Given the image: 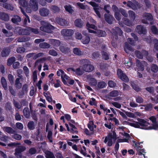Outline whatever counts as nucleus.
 <instances>
[{"instance_id": "f257e3e1", "label": "nucleus", "mask_w": 158, "mask_h": 158, "mask_svg": "<svg viewBox=\"0 0 158 158\" xmlns=\"http://www.w3.org/2000/svg\"><path fill=\"white\" fill-rule=\"evenodd\" d=\"M138 122L135 121V123H129L128 124L136 128L146 129L148 128L147 127L149 124V123L143 119L138 118Z\"/></svg>"}, {"instance_id": "f03ea898", "label": "nucleus", "mask_w": 158, "mask_h": 158, "mask_svg": "<svg viewBox=\"0 0 158 158\" xmlns=\"http://www.w3.org/2000/svg\"><path fill=\"white\" fill-rule=\"evenodd\" d=\"M80 63L82 65V69L85 71L89 72L93 71L94 68L90 64V61L88 59H84L80 60Z\"/></svg>"}, {"instance_id": "7ed1b4c3", "label": "nucleus", "mask_w": 158, "mask_h": 158, "mask_svg": "<svg viewBox=\"0 0 158 158\" xmlns=\"http://www.w3.org/2000/svg\"><path fill=\"white\" fill-rule=\"evenodd\" d=\"M41 26L40 27V30L44 32L51 33L52 31L54 30L55 27L50 23L42 21L40 23Z\"/></svg>"}, {"instance_id": "20e7f679", "label": "nucleus", "mask_w": 158, "mask_h": 158, "mask_svg": "<svg viewBox=\"0 0 158 158\" xmlns=\"http://www.w3.org/2000/svg\"><path fill=\"white\" fill-rule=\"evenodd\" d=\"M115 137H117V135L116 132L114 131L113 133L110 132L108 134L107 136L105 137L104 142L106 143L108 141V146L111 147L113 145V138Z\"/></svg>"}, {"instance_id": "39448f33", "label": "nucleus", "mask_w": 158, "mask_h": 158, "mask_svg": "<svg viewBox=\"0 0 158 158\" xmlns=\"http://www.w3.org/2000/svg\"><path fill=\"white\" fill-rule=\"evenodd\" d=\"M112 35L113 39L117 40L118 39V35L121 36L123 34V32L121 29L118 27H115L114 28L111 29Z\"/></svg>"}, {"instance_id": "423d86ee", "label": "nucleus", "mask_w": 158, "mask_h": 158, "mask_svg": "<svg viewBox=\"0 0 158 158\" xmlns=\"http://www.w3.org/2000/svg\"><path fill=\"white\" fill-rule=\"evenodd\" d=\"M117 73L118 78L120 79L125 82H128L129 81L128 77L121 69H118Z\"/></svg>"}, {"instance_id": "0eeeda50", "label": "nucleus", "mask_w": 158, "mask_h": 158, "mask_svg": "<svg viewBox=\"0 0 158 158\" xmlns=\"http://www.w3.org/2000/svg\"><path fill=\"white\" fill-rule=\"evenodd\" d=\"M127 6L133 10H136L140 7L139 3L136 0H133L132 2L130 1H128Z\"/></svg>"}, {"instance_id": "6e6552de", "label": "nucleus", "mask_w": 158, "mask_h": 158, "mask_svg": "<svg viewBox=\"0 0 158 158\" xmlns=\"http://www.w3.org/2000/svg\"><path fill=\"white\" fill-rule=\"evenodd\" d=\"M74 33L73 30L72 29H63L61 31L62 35L65 36H71Z\"/></svg>"}, {"instance_id": "1a4fd4ad", "label": "nucleus", "mask_w": 158, "mask_h": 158, "mask_svg": "<svg viewBox=\"0 0 158 158\" xmlns=\"http://www.w3.org/2000/svg\"><path fill=\"white\" fill-rule=\"evenodd\" d=\"M133 143L135 144V147H137V148H136L137 151V154L139 155H141L142 154V153H145V149L144 148H142L143 146L142 145L138 146V143L135 141H133Z\"/></svg>"}, {"instance_id": "9d476101", "label": "nucleus", "mask_w": 158, "mask_h": 158, "mask_svg": "<svg viewBox=\"0 0 158 158\" xmlns=\"http://www.w3.org/2000/svg\"><path fill=\"white\" fill-rule=\"evenodd\" d=\"M29 5L31 8L34 11L38 9V2L37 0H30Z\"/></svg>"}, {"instance_id": "9b49d317", "label": "nucleus", "mask_w": 158, "mask_h": 158, "mask_svg": "<svg viewBox=\"0 0 158 158\" xmlns=\"http://www.w3.org/2000/svg\"><path fill=\"white\" fill-rule=\"evenodd\" d=\"M136 31L140 35H145L147 33V30L145 28L141 25H138L136 27Z\"/></svg>"}, {"instance_id": "f8f14e48", "label": "nucleus", "mask_w": 158, "mask_h": 158, "mask_svg": "<svg viewBox=\"0 0 158 158\" xmlns=\"http://www.w3.org/2000/svg\"><path fill=\"white\" fill-rule=\"evenodd\" d=\"M104 16L106 22L110 24H111L114 19L113 16L109 14H105Z\"/></svg>"}, {"instance_id": "ddd939ff", "label": "nucleus", "mask_w": 158, "mask_h": 158, "mask_svg": "<svg viewBox=\"0 0 158 158\" xmlns=\"http://www.w3.org/2000/svg\"><path fill=\"white\" fill-rule=\"evenodd\" d=\"M84 23L83 21L80 18L76 19L74 21L75 26L79 28H82L83 27Z\"/></svg>"}, {"instance_id": "4468645a", "label": "nucleus", "mask_w": 158, "mask_h": 158, "mask_svg": "<svg viewBox=\"0 0 158 158\" xmlns=\"http://www.w3.org/2000/svg\"><path fill=\"white\" fill-rule=\"evenodd\" d=\"M49 10L45 8H40L39 10V13L40 15L43 17L48 16L49 14Z\"/></svg>"}, {"instance_id": "2eb2a0df", "label": "nucleus", "mask_w": 158, "mask_h": 158, "mask_svg": "<svg viewBox=\"0 0 158 158\" xmlns=\"http://www.w3.org/2000/svg\"><path fill=\"white\" fill-rule=\"evenodd\" d=\"M10 52V49L9 47H6L2 50L1 55L2 57L7 56L9 55Z\"/></svg>"}, {"instance_id": "dca6fc26", "label": "nucleus", "mask_w": 158, "mask_h": 158, "mask_svg": "<svg viewBox=\"0 0 158 158\" xmlns=\"http://www.w3.org/2000/svg\"><path fill=\"white\" fill-rule=\"evenodd\" d=\"M56 21L60 25L63 26H66L67 25V21L63 19L57 18L56 19Z\"/></svg>"}, {"instance_id": "f3484780", "label": "nucleus", "mask_w": 158, "mask_h": 158, "mask_svg": "<svg viewBox=\"0 0 158 158\" xmlns=\"http://www.w3.org/2000/svg\"><path fill=\"white\" fill-rule=\"evenodd\" d=\"M143 17L148 21H151L153 20V17L151 13L145 12L143 14Z\"/></svg>"}, {"instance_id": "a211bd4d", "label": "nucleus", "mask_w": 158, "mask_h": 158, "mask_svg": "<svg viewBox=\"0 0 158 158\" xmlns=\"http://www.w3.org/2000/svg\"><path fill=\"white\" fill-rule=\"evenodd\" d=\"M30 111L28 107H25L23 110V115L25 118H30Z\"/></svg>"}, {"instance_id": "6ab92c4d", "label": "nucleus", "mask_w": 158, "mask_h": 158, "mask_svg": "<svg viewBox=\"0 0 158 158\" xmlns=\"http://www.w3.org/2000/svg\"><path fill=\"white\" fill-rule=\"evenodd\" d=\"M0 19L4 21H8L9 20V16L7 14L0 12Z\"/></svg>"}, {"instance_id": "aec40b11", "label": "nucleus", "mask_w": 158, "mask_h": 158, "mask_svg": "<svg viewBox=\"0 0 158 158\" xmlns=\"http://www.w3.org/2000/svg\"><path fill=\"white\" fill-rule=\"evenodd\" d=\"M26 149V148L25 147L22 146H19L15 149V154H20L21 152L24 151Z\"/></svg>"}, {"instance_id": "412c9836", "label": "nucleus", "mask_w": 158, "mask_h": 158, "mask_svg": "<svg viewBox=\"0 0 158 158\" xmlns=\"http://www.w3.org/2000/svg\"><path fill=\"white\" fill-rule=\"evenodd\" d=\"M18 32L20 35H27L30 34L29 32L28 31V28L27 29H20L19 30Z\"/></svg>"}, {"instance_id": "4be33fe9", "label": "nucleus", "mask_w": 158, "mask_h": 158, "mask_svg": "<svg viewBox=\"0 0 158 158\" xmlns=\"http://www.w3.org/2000/svg\"><path fill=\"white\" fill-rule=\"evenodd\" d=\"M124 48L125 51L127 53H129V51H132L133 50L132 47L127 42L125 43Z\"/></svg>"}, {"instance_id": "5701e85b", "label": "nucleus", "mask_w": 158, "mask_h": 158, "mask_svg": "<svg viewBox=\"0 0 158 158\" xmlns=\"http://www.w3.org/2000/svg\"><path fill=\"white\" fill-rule=\"evenodd\" d=\"M21 20V18L17 15H14L11 19L12 22L14 23H17Z\"/></svg>"}, {"instance_id": "b1692460", "label": "nucleus", "mask_w": 158, "mask_h": 158, "mask_svg": "<svg viewBox=\"0 0 158 158\" xmlns=\"http://www.w3.org/2000/svg\"><path fill=\"white\" fill-rule=\"evenodd\" d=\"M16 59L14 56H11L7 60V65L8 66H10L15 62Z\"/></svg>"}, {"instance_id": "393cba45", "label": "nucleus", "mask_w": 158, "mask_h": 158, "mask_svg": "<svg viewBox=\"0 0 158 158\" xmlns=\"http://www.w3.org/2000/svg\"><path fill=\"white\" fill-rule=\"evenodd\" d=\"M50 10L53 13H58L60 10L58 6L54 5H52L51 6Z\"/></svg>"}, {"instance_id": "a878e982", "label": "nucleus", "mask_w": 158, "mask_h": 158, "mask_svg": "<svg viewBox=\"0 0 158 158\" xmlns=\"http://www.w3.org/2000/svg\"><path fill=\"white\" fill-rule=\"evenodd\" d=\"M90 40V38L88 35H85L82 39V42L84 44H87L89 43Z\"/></svg>"}, {"instance_id": "bb28decb", "label": "nucleus", "mask_w": 158, "mask_h": 158, "mask_svg": "<svg viewBox=\"0 0 158 158\" xmlns=\"http://www.w3.org/2000/svg\"><path fill=\"white\" fill-rule=\"evenodd\" d=\"M122 20L123 23L125 25L128 26H130L132 25V22L128 19L124 17L123 18Z\"/></svg>"}, {"instance_id": "cd10ccee", "label": "nucleus", "mask_w": 158, "mask_h": 158, "mask_svg": "<svg viewBox=\"0 0 158 158\" xmlns=\"http://www.w3.org/2000/svg\"><path fill=\"white\" fill-rule=\"evenodd\" d=\"M76 73L77 75H81L84 73V70L82 69V66L78 68L75 69Z\"/></svg>"}, {"instance_id": "c85d7f7f", "label": "nucleus", "mask_w": 158, "mask_h": 158, "mask_svg": "<svg viewBox=\"0 0 158 158\" xmlns=\"http://www.w3.org/2000/svg\"><path fill=\"white\" fill-rule=\"evenodd\" d=\"M45 153L46 158H55L53 153L50 151H46Z\"/></svg>"}, {"instance_id": "c756f323", "label": "nucleus", "mask_w": 158, "mask_h": 158, "mask_svg": "<svg viewBox=\"0 0 158 158\" xmlns=\"http://www.w3.org/2000/svg\"><path fill=\"white\" fill-rule=\"evenodd\" d=\"M59 49L61 52L65 54L68 53L69 51V48L63 46H60L59 48Z\"/></svg>"}, {"instance_id": "7c9ffc66", "label": "nucleus", "mask_w": 158, "mask_h": 158, "mask_svg": "<svg viewBox=\"0 0 158 158\" xmlns=\"http://www.w3.org/2000/svg\"><path fill=\"white\" fill-rule=\"evenodd\" d=\"M73 51L75 54L77 56H81L83 54V53L80 49L77 48H74L73 49Z\"/></svg>"}, {"instance_id": "2f4dec72", "label": "nucleus", "mask_w": 158, "mask_h": 158, "mask_svg": "<svg viewBox=\"0 0 158 158\" xmlns=\"http://www.w3.org/2000/svg\"><path fill=\"white\" fill-rule=\"evenodd\" d=\"M1 82L2 87L5 90L7 89V84L6 80L3 77H2L1 79Z\"/></svg>"}, {"instance_id": "473e14b6", "label": "nucleus", "mask_w": 158, "mask_h": 158, "mask_svg": "<svg viewBox=\"0 0 158 158\" xmlns=\"http://www.w3.org/2000/svg\"><path fill=\"white\" fill-rule=\"evenodd\" d=\"M97 84L96 79L94 78H90L89 79V84L91 86H94Z\"/></svg>"}, {"instance_id": "72a5a7b5", "label": "nucleus", "mask_w": 158, "mask_h": 158, "mask_svg": "<svg viewBox=\"0 0 158 158\" xmlns=\"http://www.w3.org/2000/svg\"><path fill=\"white\" fill-rule=\"evenodd\" d=\"M69 124L70 126L71 127V132L73 133H75L76 134H77L78 131L76 130L77 129V128L75 127V126L70 123H69Z\"/></svg>"}, {"instance_id": "f704fd0d", "label": "nucleus", "mask_w": 158, "mask_h": 158, "mask_svg": "<svg viewBox=\"0 0 158 158\" xmlns=\"http://www.w3.org/2000/svg\"><path fill=\"white\" fill-rule=\"evenodd\" d=\"M39 46L40 48H48L50 47V45L47 43L43 42L40 43Z\"/></svg>"}, {"instance_id": "c9c22d12", "label": "nucleus", "mask_w": 158, "mask_h": 158, "mask_svg": "<svg viewBox=\"0 0 158 158\" xmlns=\"http://www.w3.org/2000/svg\"><path fill=\"white\" fill-rule=\"evenodd\" d=\"M133 63L132 62L131 60L129 59L128 61H126L124 62V64L125 65V66L126 67V68L129 69V68L131 67Z\"/></svg>"}, {"instance_id": "e433bc0d", "label": "nucleus", "mask_w": 158, "mask_h": 158, "mask_svg": "<svg viewBox=\"0 0 158 158\" xmlns=\"http://www.w3.org/2000/svg\"><path fill=\"white\" fill-rule=\"evenodd\" d=\"M27 126L28 129L30 130H33L35 128L34 123L33 121H30L27 124Z\"/></svg>"}, {"instance_id": "4c0bfd02", "label": "nucleus", "mask_w": 158, "mask_h": 158, "mask_svg": "<svg viewBox=\"0 0 158 158\" xmlns=\"http://www.w3.org/2000/svg\"><path fill=\"white\" fill-rule=\"evenodd\" d=\"M15 85L16 88L20 89L22 86V84L20 82L19 78H16L15 81Z\"/></svg>"}, {"instance_id": "58836bf2", "label": "nucleus", "mask_w": 158, "mask_h": 158, "mask_svg": "<svg viewBox=\"0 0 158 158\" xmlns=\"http://www.w3.org/2000/svg\"><path fill=\"white\" fill-rule=\"evenodd\" d=\"M96 33L99 37H104L106 35V32L102 30H98Z\"/></svg>"}, {"instance_id": "ea45409f", "label": "nucleus", "mask_w": 158, "mask_h": 158, "mask_svg": "<svg viewBox=\"0 0 158 158\" xmlns=\"http://www.w3.org/2000/svg\"><path fill=\"white\" fill-rule=\"evenodd\" d=\"M64 7L66 11L69 13L72 14L73 12V10L72 9V7L70 5H65Z\"/></svg>"}, {"instance_id": "a19ab883", "label": "nucleus", "mask_w": 158, "mask_h": 158, "mask_svg": "<svg viewBox=\"0 0 158 158\" xmlns=\"http://www.w3.org/2000/svg\"><path fill=\"white\" fill-rule=\"evenodd\" d=\"M152 33L154 35H158V29L155 25L152 26L151 27Z\"/></svg>"}, {"instance_id": "79ce46f5", "label": "nucleus", "mask_w": 158, "mask_h": 158, "mask_svg": "<svg viewBox=\"0 0 158 158\" xmlns=\"http://www.w3.org/2000/svg\"><path fill=\"white\" fill-rule=\"evenodd\" d=\"M106 85L105 82L103 81L98 82L97 84L98 87L99 89L103 88L105 87Z\"/></svg>"}, {"instance_id": "37998d69", "label": "nucleus", "mask_w": 158, "mask_h": 158, "mask_svg": "<svg viewBox=\"0 0 158 158\" xmlns=\"http://www.w3.org/2000/svg\"><path fill=\"white\" fill-rule=\"evenodd\" d=\"M102 53L103 59L107 60L109 59V55L108 53L104 51H102Z\"/></svg>"}, {"instance_id": "c03bdc74", "label": "nucleus", "mask_w": 158, "mask_h": 158, "mask_svg": "<svg viewBox=\"0 0 158 158\" xmlns=\"http://www.w3.org/2000/svg\"><path fill=\"white\" fill-rule=\"evenodd\" d=\"M151 70L154 73H157L158 71V66L156 64H152L151 65Z\"/></svg>"}, {"instance_id": "a18cd8bd", "label": "nucleus", "mask_w": 158, "mask_h": 158, "mask_svg": "<svg viewBox=\"0 0 158 158\" xmlns=\"http://www.w3.org/2000/svg\"><path fill=\"white\" fill-rule=\"evenodd\" d=\"M109 96L111 97H115L119 94L118 92L116 90H114L109 93Z\"/></svg>"}, {"instance_id": "49530a36", "label": "nucleus", "mask_w": 158, "mask_h": 158, "mask_svg": "<svg viewBox=\"0 0 158 158\" xmlns=\"http://www.w3.org/2000/svg\"><path fill=\"white\" fill-rule=\"evenodd\" d=\"M28 31L30 33V32L35 34H38L39 33L38 29L30 27H28Z\"/></svg>"}, {"instance_id": "de8ad7c7", "label": "nucleus", "mask_w": 158, "mask_h": 158, "mask_svg": "<svg viewBox=\"0 0 158 158\" xmlns=\"http://www.w3.org/2000/svg\"><path fill=\"white\" fill-rule=\"evenodd\" d=\"M144 110L146 111L151 110L153 108V105L152 103H149L144 106Z\"/></svg>"}, {"instance_id": "09e8293b", "label": "nucleus", "mask_w": 158, "mask_h": 158, "mask_svg": "<svg viewBox=\"0 0 158 158\" xmlns=\"http://www.w3.org/2000/svg\"><path fill=\"white\" fill-rule=\"evenodd\" d=\"M136 56L139 59H142L143 58V55L142 53L138 50H136L135 52Z\"/></svg>"}, {"instance_id": "8fccbe9b", "label": "nucleus", "mask_w": 158, "mask_h": 158, "mask_svg": "<svg viewBox=\"0 0 158 158\" xmlns=\"http://www.w3.org/2000/svg\"><path fill=\"white\" fill-rule=\"evenodd\" d=\"M19 3L22 6L26 7L27 6V3L25 0H19Z\"/></svg>"}, {"instance_id": "3c124183", "label": "nucleus", "mask_w": 158, "mask_h": 158, "mask_svg": "<svg viewBox=\"0 0 158 158\" xmlns=\"http://www.w3.org/2000/svg\"><path fill=\"white\" fill-rule=\"evenodd\" d=\"M52 44L54 46L57 47L60 45V41L57 40L52 39L51 41Z\"/></svg>"}, {"instance_id": "603ef678", "label": "nucleus", "mask_w": 158, "mask_h": 158, "mask_svg": "<svg viewBox=\"0 0 158 158\" xmlns=\"http://www.w3.org/2000/svg\"><path fill=\"white\" fill-rule=\"evenodd\" d=\"M52 131L49 130L48 131L47 138L50 142H52Z\"/></svg>"}, {"instance_id": "864d4df0", "label": "nucleus", "mask_w": 158, "mask_h": 158, "mask_svg": "<svg viewBox=\"0 0 158 158\" xmlns=\"http://www.w3.org/2000/svg\"><path fill=\"white\" fill-rule=\"evenodd\" d=\"M154 124L152 125V126H149L148 127L147 130H152L154 129L156 130L158 128V124L157 123H154Z\"/></svg>"}, {"instance_id": "5fc2aeb1", "label": "nucleus", "mask_w": 158, "mask_h": 158, "mask_svg": "<svg viewBox=\"0 0 158 158\" xmlns=\"http://www.w3.org/2000/svg\"><path fill=\"white\" fill-rule=\"evenodd\" d=\"M46 60L47 58L45 57L39 59L36 61L35 62V65H37L39 63H43Z\"/></svg>"}, {"instance_id": "6e6d98bb", "label": "nucleus", "mask_w": 158, "mask_h": 158, "mask_svg": "<svg viewBox=\"0 0 158 158\" xmlns=\"http://www.w3.org/2000/svg\"><path fill=\"white\" fill-rule=\"evenodd\" d=\"M25 50V48L23 47H18L16 49V52L18 53H24Z\"/></svg>"}, {"instance_id": "4d7b16f0", "label": "nucleus", "mask_w": 158, "mask_h": 158, "mask_svg": "<svg viewBox=\"0 0 158 158\" xmlns=\"http://www.w3.org/2000/svg\"><path fill=\"white\" fill-rule=\"evenodd\" d=\"M49 54L53 56H56L58 55L57 52L54 50L51 49L48 52Z\"/></svg>"}, {"instance_id": "13d9d810", "label": "nucleus", "mask_w": 158, "mask_h": 158, "mask_svg": "<svg viewBox=\"0 0 158 158\" xmlns=\"http://www.w3.org/2000/svg\"><path fill=\"white\" fill-rule=\"evenodd\" d=\"M23 70L24 74L26 77L29 76V69L26 66H24L23 67Z\"/></svg>"}, {"instance_id": "bf43d9fd", "label": "nucleus", "mask_w": 158, "mask_h": 158, "mask_svg": "<svg viewBox=\"0 0 158 158\" xmlns=\"http://www.w3.org/2000/svg\"><path fill=\"white\" fill-rule=\"evenodd\" d=\"M129 14L131 19L134 20L135 17V13L132 11L130 10L129 11Z\"/></svg>"}, {"instance_id": "052dcab7", "label": "nucleus", "mask_w": 158, "mask_h": 158, "mask_svg": "<svg viewBox=\"0 0 158 158\" xmlns=\"http://www.w3.org/2000/svg\"><path fill=\"white\" fill-rule=\"evenodd\" d=\"M8 138V136L4 135L0 136V140L5 143H6L7 141Z\"/></svg>"}, {"instance_id": "680f3d73", "label": "nucleus", "mask_w": 158, "mask_h": 158, "mask_svg": "<svg viewBox=\"0 0 158 158\" xmlns=\"http://www.w3.org/2000/svg\"><path fill=\"white\" fill-rule=\"evenodd\" d=\"M6 131L8 133H13L15 131L11 127H6L5 129Z\"/></svg>"}, {"instance_id": "e2e57ef3", "label": "nucleus", "mask_w": 158, "mask_h": 158, "mask_svg": "<svg viewBox=\"0 0 158 158\" xmlns=\"http://www.w3.org/2000/svg\"><path fill=\"white\" fill-rule=\"evenodd\" d=\"M114 15L117 20L119 21L121 19V15L119 13V11L115 12Z\"/></svg>"}, {"instance_id": "0e129e2a", "label": "nucleus", "mask_w": 158, "mask_h": 158, "mask_svg": "<svg viewBox=\"0 0 158 158\" xmlns=\"http://www.w3.org/2000/svg\"><path fill=\"white\" fill-rule=\"evenodd\" d=\"M20 103L21 107L22 106H27L28 105V102L26 99H23L21 100Z\"/></svg>"}, {"instance_id": "69168bd1", "label": "nucleus", "mask_w": 158, "mask_h": 158, "mask_svg": "<svg viewBox=\"0 0 158 158\" xmlns=\"http://www.w3.org/2000/svg\"><path fill=\"white\" fill-rule=\"evenodd\" d=\"M154 48L157 51H158V40L154 39L153 40Z\"/></svg>"}, {"instance_id": "338daca9", "label": "nucleus", "mask_w": 158, "mask_h": 158, "mask_svg": "<svg viewBox=\"0 0 158 158\" xmlns=\"http://www.w3.org/2000/svg\"><path fill=\"white\" fill-rule=\"evenodd\" d=\"M12 66L14 69H17L20 67V63L18 61H15L13 64Z\"/></svg>"}, {"instance_id": "774afa93", "label": "nucleus", "mask_w": 158, "mask_h": 158, "mask_svg": "<svg viewBox=\"0 0 158 158\" xmlns=\"http://www.w3.org/2000/svg\"><path fill=\"white\" fill-rule=\"evenodd\" d=\"M131 85L134 90L137 92L141 90V89L135 84L134 83L133 84H131Z\"/></svg>"}]
</instances>
